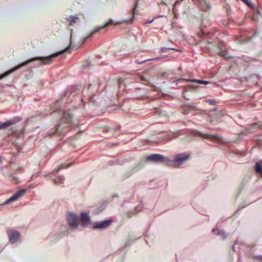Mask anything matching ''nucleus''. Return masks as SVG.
Listing matches in <instances>:
<instances>
[{
  "instance_id": "nucleus-13",
  "label": "nucleus",
  "mask_w": 262,
  "mask_h": 262,
  "mask_svg": "<svg viewBox=\"0 0 262 262\" xmlns=\"http://www.w3.org/2000/svg\"><path fill=\"white\" fill-rule=\"evenodd\" d=\"M80 221L83 225H86L90 223V218L87 213L82 212L80 214Z\"/></svg>"
},
{
  "instance_id": "nucleus-16",
  "label": "nucleus",
  "mask_w": 262,
  "mask_h": 262,
  "mask_svg": "<svg viewBox=\"0 0 262 262\" xmlns=\"http://www.w3.org/2000/svg\"><path fill=\"white\" fill-rule=\"evenodd\" d=\"M78 19V17L75 16H71L68 18V20L69 21V24L71 26L75 24L77 21Z\"/></svg>"
},
{
  "instance_id": "nucleus-14",
  "label": "nucleus",
  "mask_w": 262,
  "mask_h": 262,
  "mask_svg": "<svg viewBox=\"0 0 262 262\" xmlns=\"http://www.w3.org/2000/svg\"><path fill=\"white\" fill-rule=\"evenodd\" d=\"M198 135L200 137H201L202 138H206V139H216V140H220V137L217 136H216V135H212L202 133H201V132L199 133Z\"/></svg>"
},
{
  "instance_id": "nucleus-32",
  "label": "nucleus",
  "mask_w": 262,
  "mask_h": 262,
  "mask_svg": "<svg viewBox=\"0 0 262 262\" xmlns=\"http://www.w3.org/2000/svg\"><path fill=\"white\" fill-rule=\"evenodd\" d=\"M15 132H16V130H12V134H14V133H15Z\"/></svg>"
},
{
  "instance_id": "nucleus-4",
  "label": "nucleus",
  "mask_w": 262,
  "mask_h": 262,
  "mask_svg": "<svg viewBox=\"0 0 262 262\" xmlns=\"http://www.w3.org/2000/svg\"><path fill=\"white\" fill-rule=\"evenodd\" d=\"M38 60L41 61V57H33V58H32L24 62L20 63V64L17 66V67H16L15 68L3 73V74L0 75V80L3 79V78L5 77L6 76H8V75L11 74L12 72H13L15 70L18 69L21 67H23L32 61H34L35 60Z\"/></svg>"
},
{
  "instance_id": "nucleus-8",
  "label": "nucleus",
  "mask_w": 262,
  "mask_h": 262,
  "mask_svg": "<svg viewBox=\"0 0 262 262\" xmlns=\"http://www.w3.org/2000/svg\"><path fill=\"white\" fill-rule=\"evenodd\" d=\"M7 233L11 244L16 243L19 238V233L13 229H9L7 231Z\"/></svg>"
},
{
  "instance_id": "nucleus-11",
  "label": "nucleus",
  "mask_w": 262,
  "mask_h": 262,
  "mask_svg": "<svg viewBox=\"0 0 262 262\" xmlns=\"http://www.w3.org/2000/svg\"><path fill=\"white\" fill-rule=\"evenodd\" d=\"M25 192V190H19L13 194L11 198L6 201L4 203L5 204H10L14 201H17L21 196H22Z\"/></svg>"
},
{
  "instance_id": "nucleus-31",
  "label": "nucleus",
  "mask_w": 262,
  "mask_h": 262,
  "mask_svg": "<svg viewBox=\"0 0 262 262\" xmlns=\"http://www.w3.org/2000/svg\"><path fill=\"white\" fill-rule=\"evenodd\" d=\"M153 21V19L151 20H149L147 23H151Z\"/></svg>"
},
{
  "instance_id": "nucleus-5",
  "label": "nucleus",
  "mask_w": 262,
  "mask_h": 262,
  "mask_svg": "<svg viewBox=\"0 0 262 262\" xmlns=\"http://www.w3.org/2000/svg\"><path fill=\"white\" fill-rule=\"evenodd\" d=\"M168 158L159 154H152L147 157V160L152 161L156 162H164L168 166Z\"/></svg>"
},
{
  "instance_id": "nucleus-12",
  "label": "nucleus",
  "mask_w": 262,
  "mask_h": 262,
  "mask_svg": "<svg viewBox=\"0 0 262 262\" xmlns=\"http://www.w3.org/2000/svg\"><path fill=\"white\" fill-rule=\"evenodd\" d=\"M112 222L111 220H106L93 225L94 229H103L107 228Z\"/></svg>"
},
{
  "instance_id": "nucleus-23",
  "label": "nucleus",
  "mask_w": 262,
  "mask_h": 262,
  "mask_svg": "<svg viewBox=\"0 0 262 262\" xmlns=\"http://www.w3.org/2000/svg\"><path fill=\"white\" fill-rule=\"evenodd\" d=\"M212 231L214 234H219V235L220 234L221 232V231H219V229H213Z\"/></svg>"
},
{
  "instance_id": "nucleus-25",
  "label": "nucleus",
  "mask_w": 262,
  "mask_h": 262,
  "mask_svg": "<svg viewBox=\"0 0 262 262\" xmlns=\"http://www.w3.org/2000/svg\"><path fill=\"white\" fill-rule=\"evenodd\" d=\"M257 259L260 261H262V256H259L257 257Z\"/></svg>"
},
{
  "instance_id": "nucleus-3",
  "label": "nucleus",
  "mask_w": 262,
  "mask_h": 262,
  "mask_svg": "<svg viewBox=\"0 0 262 262\" xmlns=\"http://www.w3.org/2000/svg\"><path fill=\"white\" fill-rule=\"evenodd\" d=\"M189 3L187 0L177 1L173 6V10L174 13L185 14L188 12Z\"/></svg>"
},
{
  "instance_id": "nucleus-30",
  "label": "nucleus",
  "mask_w": 262,
  "mask_h": 262,
  "mask_svg": "<svg viewBox=\"0 0 262 262\" xmlns=\"http://www.w3.org/2000/svg\"><path fill=\"white\" fill-rule=\"evenodd\" d=\"M53 181H54V183L55 184H57L58 183V182H57V181L56 180H53Z\"/></svg>"
},
{
  "instance_id": "nucleus-27",
  "label": "nucleus",
  "mask_w": 262,
  "mask_h": 262,
  "mask_svg": "<svg viewBox=\"0 0 262 262\" xmlns=\"http://www.w3.org/2000/svg\"><path fill=\"white\" fill-rule=\"evenodd\" d=\"M204 32L203 31H201L198 33L199 35L201 36L202 35L204 34Z\"/></svg>"
},
{
  "instance_id": "nucleus-22",
  "label": "nucleus",
  "mask_w": 262,
  "mask_h": 262,
  "mask_svg": "<svg viewBox=\"0 0 262 262\" xmlns=\"http://www.w3.org/2000/svg\"><path fill=\"white\" fill-rule=\"evenodd\" d=\"M70 166L69 165H66V166L64 165H61L56 171V172H58L60 169H62V168H68Z\"/></svg>"
},
{
  "instance_id": "nucleus-20",
  "label": "nucleus",
  "mask_w": 262,
  "mask_h": 262,
  "mask_svg": "<svg viewBox=\"0 0 262 262\" xmlns=\"http://www.w3.org/2000/svg\"><path fill=\"white\" fill-rule=\"evenodd\" d=\"M241 1H242L244 3H245L248 7H249L250 8L253 7V4L251 2H250V1H249L248 0H241Z\"/></svg>"
},
{
  "instance_id": "nucleus-34",
  "label": "nucleus",
  "mask_w": 262,
  "mask_h": 262,
  "mask_svg": "<svg viewBox=\"0 0 262 262\" xmlns=\"http://www.w3.org/2000/svg\"><path fill=\"white\" fill-rule=\"evenodd\" d=\"M169 49H170V48ZM171 50H174L173 48L171 49Z\"/></svg>"
},
{
  "instance_id": "nucleus-7",
  "label": "nucleus",
  "mask_w": 262,
  "mask_h": 262,
  "mask_svg": "<svg viewBox=\"0 0 262 262\" xmlns=\"http://www.w3.org/2000/svg\"><path fill=\"white\" fill-rule=\"evenodd\" d=\"M215 51L217 54L224 58H227V53L225 44L223 42H220L215 47Z\"/></svg>"
},
{
  "instance_id": "nucleus-26",
  "label": "nucleus",
  "mask_w": 262,
  "mask_h": 262,
  "mask_svg": "<svg viewBox=\"0 0 262 262\" xmlns=\"http://www.w3.org/2000/svg\"><path fill=\"white\" fill-rule=\"evenodd\" d=\"M58 179L60 181V183H62L63 179L61 177L58 178Z\"/></svg>"
},
{
  "instance_id": "nucleus-6",
  "label": "nucleus",
  "mask_w": 262,
  "mask_h": 262,
  "mask_svg": "<svg viewBox=\"0 0 262 262\" xmlns=\"http://www.w3.org/2000/svg\"><path fill=\"white\" fill-rule=\"evenodd\" d=\"M67 220L70 227L77 228L78 225V217L76 214L68 213Z\"/></svg>"
},
{
  "instance_id": "nucleus-18",
  "label": "nucleus",
  "mask_w": 262,
  "mask_h": 262,
  "mask_svg": "<svg viewBox=\"0 0 262 262\" xmlns=\"http://www.w3.org/2000/svg\"><path fill=\"white\" fill-rule=\"evenodd\" d=\"M140 0H135V4H134V7L131 10V11H132V14L133 15V17H132V19L134 18V15H135V11L136 10V9L138 7V3H139V1Z\"/></svg>"
},
{
  "instance_id": "nucleus-15",
  "label": "nucleus",
  "mask_w": 262,
  "mask_h": 262,
  "mask_svg": "<svg viewBox=\"0 0 262 262\" xmlns=\"http://www.w3.org/2000/svg\"><path fill=\"white\" fill-rule=\"evenodd\" d=\"M255 170L257 173L260 174L262 176V162H256Z\"/></svg>"
},
{
  "instance_id": "nucleus-19",
  "label": "nucleus",
  "mask_w": 262,
  "mask_h": 262,
  "mask_svg": "<svg viewBox=\"0 0 262 262\" xmlns=\"http://www.w3.org/2000/svg\"><path fill=\"white\" fill-rule=\"evenodd\" d=\"M261 124H259L258 123H253L251 125V126L250 128V132H254L252 129H254V128H261Z\"/></svg>"
},
{
  "instance_id": "nucleus-10",
  "label": "nucleus",
  "mask_w": 262,
  "mask_h": 262,
  "mask_svg": "<svg viewBox=\"0 0 262 262\" xmlns=\"http://www.w3.org/2000/svg\"><path fill=\"white\" fill-rule=\"evenodd\" d=\"M22 120V118L20 117H16L13 118L12 119L9 120L6 122H5L2 123L0 125V129L4 128H6L8 126H10L12 125L15 124L16 123L19 122Z\"/></svg>"
},
{
  "instance_id": "nucleus-2",
  "label": "nucleus",
  "mask_w": 262,
  "mask_h": 262,
  "mask_svg": "<svg viewBox=\"0 0 262 262\" xmlns=\"http://www.w3.org/2000/svg\"><path fill=\"white\" fill-rule=\"evenodd\" d=\"M190 158V155L185 152L176 155L173 160L168 159V166L178 167Z\"/></svg>"
},
{
  "instance_id": "nucleus-21",
  "label": "nucleus",
  "mask_w": 262,
  "mask_h": 262,
  "mask_svg": "<svg viewBox=\"0 0 262 262\" xmlns=\"http://www.w3.org/2000/svg\"><path fill=\"white\" fill-rule=\"evenodd\" d=\"M141 80L144 82V84H150L149 81L147 79H146L145 77H142L141 78Z\"/></svg>"
},
{
  "instance_id": "nucleus-1",
  "label": "nucleus",
  "mask_w": 262,
  "mask_h": 262,
  "mask_svg": "<svg viewBox=\"0 0 262 262\" xmlns=\"http://www.w3.org/2000/svg\"><path fill=\"white\" fill-rule=\"evenodd\" d=\"M72 117L68 113H64L60 120L58 125L55 127L53 132L50 134V136H53L55 134L64 135L69 132L71 128V120Z\"/></svg>"
},
{
  "instance_id": "nucleus-9",
  "label": "nucleus",
  "mask_w": 262,
  "mask_h": 262,
  "mask_svg": "<svg viewBox=\"0 0 262 262\" xmlns=\"http://www.w3.org/2000/svg\"><path fill=\"white\" fill-rule=\"evenodd\" d=\"M121 23H122L121 21H114L112 19H110L108 22L105 24L104 25L96 28L95 29V30L93 31H92L86 38H88L92 36L94 34H95L97 32H99L100 30L106 27L110 26V25H119Z\"/></svg>"
},
{
  "instance_id": "nucleus-17",
  "label": "nucleus",
  "mask_w": 262,
  "mask_h": 262,
  "mask_svg": "<svg viewBox=\"0 0 262 262\" xmlns=\"http://www.w3.org/2000/svg\"><path fill=\"white\" fill-rule=\"evenodd\" d=\"M182 80L186 81H189V82H197L200 84H206V83H208V81H207L196 80V79H183Z\"/></svg>"
},
{
  "instance_id": "nucleus-24",
  "label": "nucleus",
  "mask_w": 262,
  "mask_h": 262,
  "mask_svg": "<svg viewBox=\"0 0 262 262\" xmlns=\"http://www.w3.org/2000/svg\"><path fill=\"white\" fill-rule=\"evenodd\" d=\"M162 3L165 5L169 3L170 0H162Z\"/></svg>"
},
{
  "instance_id": "nucleus-28",
  "label": "nucleus",
  "mask_w": 262,
  "mask_h": 262,
  "mask_svg": "<svg viewBox=\"0 0 262 262\" xmlns=\"http://www.w3.org/2000/svg\"><path fill=\"white\" fill-rule=\"evenodd\" d=\"M213 101L212 100H207V102H209L210 104H213Z\"/></svg>"
},
{
  "instance_id": "nucleus-29",
  "label": "nucleus",
  "mask_w": 262,
  "mask_h": 262,
  "mask_svg": "<svg viewBox=\"0 0 262 262\" xmlns=\"http://www.w3.org/2000/svg\"><path fill=\"white\" fill-rule=\"evenodd\" d=\"M166 48H162V51H163V52H165V51H166Z\"/></svg>"
},
{
  "instance_id": "nucleus-33",
  "label": "nucleus",
  "mask_w": 262,
  "mask_h": 262,
  "mask_svg": "<svg viewBox=\"0 0 262 262\" xmlns=\"http://www.w3.org/2000/svg\"><path fill=\"white\" fill-rule=\"evenodd\" d=\"M257 12L260 14V12H259V10H257Z\"/></svg>"
}]
</instances>
